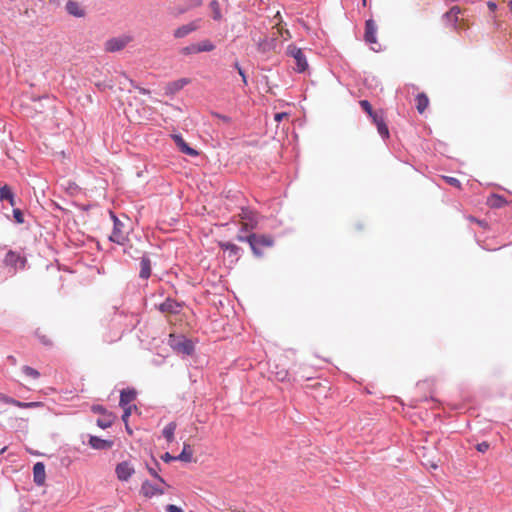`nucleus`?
I'll return each instance as SVG.
<instances>
[{
  "mask_svg": "<svg viewBox=\"0 0 512 512\" xmlns=\"http://www.w3.org/2000/svg\"><path fill=\"white\" fill-rule=\"evenodd\" d=\"M168 345L174 352L183 356H191L195 352V345L193 341L184 335L170 334Z\"/></svg>",
  "mask_w": 512,
  "mask_h": 512,
  "instance_id": "f257e3e1",
  "label": "nucleus"
},
{
  "mask_svg": "<svg viewBox=\"0 0 512 512\" xmlns=\"http://www.w3.org/2000/svg\"><path fill=\"white\" fill-rule=\"evenodd\" d=\"M3 264L8 268L9 272L14 275L18 270L25 269L27 259L22 252L8 250L4 256Z\"/></svg>",
  "mask_w": 512,
  "mask_h": 512,
  "instance_id": "f03ea898",
  "label": "nucleus"
},
{
  "mask_svg": "<svg viewBox=\"0 0 512 512\" xmlns=\"http://www.w3.org/2000/svg\"><path fill=\"white\" fill-rule=\"evenodd\" d=\"M274 243L275 241L273 236L269 234L254 233V240H252L250 248L254 256L262 257L263 252L261 251V248H270L274 246Z\"/></svg>",
  "mask_w": 512,
  "mask_h": 512,
  "instance_id": "7ed1b4c3",
  "label": "nucleus"
},
{
  "mask_svg": "<svg viewBox=\"0 0 512 512\" xmlns=\"http://www.w3.org/2000/svg\"><path fill=\"white\" fill-rule=\"evenodd\" d=\"M287 55L292 57L295 60L294 70L297 73H303L307 70V68H308L307 58L301 48L297 47L294 44H290L287 47Z\"/></svg>",
  "mask_w": 512,
  "mask_h": 512,
  "instance_id": "20e7f679",
  "label": "nucleus"
},
{
  "mask_svg": "<svg viewBox=\"0 0 512 512\" xmlns=\"http://www.w3.org/2000/svg\"><path fill=\"white\" fill-rule=\"evenodd\" d=\"M364 40L373 51L379 52L382 50L381 45L377 41V25L373 19L365 21Z\"/></svg>",
  "mask_w": 512,
  "mask_h": 512,
  "instance_id": "39448f33",
  "label": "nucleus"
},
{
  "mask_svg": "<svg viewBox=\"0 0 512 512\" xmlns=\"http://www.w3.org/2000/svg\"><path fill=\"white\" fill-rule=\"evenodd\" d=\"M110 217L113 221V230L109 236V240L118 245H124L127 237L123 233L124 224L119 220L113 211H110Z\"/></svg>",
  "mask_w": 512,
  "mask_h": 512,
  "instance_id": "423d86ee",
  "label": "nucleus"
},
{
  "mask_svg": "<svg viewBox=\"0 0 512 512\" xmlns=\"http://www.w3.org/2000/svg\"><path fill=\"white\" fill-rule=\"evenodd\" d=\"M240 217L245 222L241 226L242 231H249L255 229L258 225V215L255 211L250 208L243 207L240 212Z\"/></svg>",
  "mask_w": 512,
  "mask_h": 512,
  "instance_id": "0eeeda50",
  "label": "nucleus"
},
{
  "mask_svg": "<svg viewBox=\"0 0 512 512\" xmlns=\"http://www.w3.org/2000/svg\"><path fill=\"white\" fill-rule=\"evenodd\" d=\"M201 25V19L193 20L187 24H184L182 26H179L173 31V36L176 39H181L189 34L197 31L200 28Z\"/></svg>",
  "mask_w": 512,
  "mask_h": 512,
  "instance_id": "6e6552de",
  "label": "nucleus"
},
{
  "mask_svg": "<svg viewBox=\"0 0 512 512\" xmlns=\"http://www.w3.org/2000/svg\"><path fill=\"white\" fill-rule=\"evenodd\" d=\"M115 473L120 481H128L135 473L133 465L128 461H122L116 465Z\"/></svg>",
  "mask_w": 512,
  "mask_h": 512,
  "instance_id": "1a4fd4ad",
  "label": "nucleus"
},
{
  "mask_svg": "<svg viewBox=\"0 0 512 512\" xmlns=\"http://www.w3.org/2000/svg\"><path fill=\"white\" fill-rule=\"evenodd\" d=\"M165 493L164 489L160 488L158 485L151 483L149 480H144L142 482L140 488V494L145 498H152L157 495H163Z\"/></svg>",
  "mask_w": 512,
  "mask_h": 512,
  "instance_id": "9d476101",
  "label": "nucleus"
},
{
  "mask_svg": "<svg viewBox=\"0 0 512 512\" xmlns=\"http://www.w3.org/2000/svg\"><path fill=\"white\" fill-rule=\"evenodd\" d=\"M371 119H372L373 123L376 125L377 131H378L379 135L381 136V138L383 140L388 139L390 136L389 129H388L385 119L383 117L382 111H378L376 114H374V116L371 117Z\"/></svg>",
  "mask_w": 512,
  "mask_h": 512,
  "instance_id": "9b49d317",
  "label": "nucleus"
},
{
  "mask_svg": "<svg viewBox=\"0 0 512 512\" xmlns=\"http://www.w3.org/2000/svg\"><path fill=\"white\" fill-rule=\"evenodd\" d=\"M171 137L178 149L183 154L189 155L191 157H196L199 155V152L196 149L190 147L180 134H172Z\"/></svg>",
  "mask_w": 512,
  "mask_h": 512,
  "instance_id": "f8f14e48",
  "label": "nucleus"
},
{
  "mask_svg": "<svg viewBox=\"0 0 512 512\" xmlns=\"http://www.w3.org/2000/svg\"><path fill=\"white\" fill-rule=\"evenodd\" d=\"M182 304L177 302L175 299L168 297L163 303L158 306V309L162 313L178 314L180 313Z\"/></svg>",
  "mask_w": 512,
  "mask_h": 512,
  "instance_id": "ddd939ff",
  "label": "nucleus"
},
{
  "mask_svg": "<svg viewBox=\"0 0 512 512\" xmlns=\"http://www.w3.org/2000/svg\"><path fill=\"white\" fill-rule=\"evenodd\" d=\"M277 46L276 37H265L257 41L258 51L261 53H268L273 51Z\"/></svg>",
  "mask_w": 512,
  "mask_h": 512,
  "instance_id": "4468645a",
  "label": "nucleus"
},
{
  "mask_svg": "<svg viewBox=\"0 0 512 512\" xmlns=\"http://www.w3.org/2000/svg\"><path fill=\"white\" fill-rule=\"evenodd\" d=\"M189 82L190 80L188 78H180L172 81L166 85L165 92L167 95H173L183 89Z\"/></svg>",
  "mask_w": 512,
  "mask_h": 512,
  "instance_id": "2eb2a0df",
  "label": "nucleus"
},
{
  "mask_svg": "<svg viewBox=\"0 0 512 512\" xmlns=\"http://www.w3.org/2000/svg\"><path fill=\"white\" fill-rule=\"evenodd\" d=\"M89 445L96 450H107L113 446V441L98 436H90Z\"/></svg>",
  "mask_w": 512,
  "mask_h": 512,
  "instance_id": "dca6fc26",
  "label": "nucleus"
},
{
  "mask_svg": "<svg viewBox=\"0 0 512 512\" xmlns=\"http://www.w3.org/2000/svg\"><path fill=\"white\" fill-rule=\"evenodd\" d=\"M151 271V260L147 254H144L140 259L139 277L147 280L151 276Z\"/></svg>",
  "mask_w": 512,
  "mask_h": 512,
  "instance_id": "f3484780",
  "label": "nucleus"
},
{
  "mask_svg": "<svg viewBox=\"0 0 512 512\" xmlns=\"http://www.w3.org/2000/svg\"><path fill=\"white\" fill-rule=\"evenodd\" d=\"M65 9L69 15H72L74 17L81 18L85 16L84 9L80 6V4L77 1H67Z\"/></svg>",
  "mask_w": 512,
  "mask_h": 512,
  "instance_id": "a211bd4d",
  "label": "nucleus"
},
{
  "mask_svg": "<svg viewBox=\"0 0 512 512\" xmlns=\"http://www.w3.org/2000/svg\"><path fill=\"white\" fill-rule=\"evenodd\" d=\"M219 247L225 252H228L229 257H234L236 260L241 256L242 249L231 242H219Z\"/></svg>",
  "mask_w": 512,
  "mask_h": 512,
  "instance_id": "6ab92c4d",
  "label": "nucleus"
},
{
  "mask_svg": "<svg viewBox=\"0 0 512 512\" xmlns=\"http://www.w3.org/2000/svg\"><path fill=\"white\" fill-rule=\"evenodd\" d=\"M45 465L42 462H37L33 466V478L37 485H43L45 482Z\"/></svg>",
  "mask_w": 512,
  "mask_h": 512,
  "instance_id": "aec40b11",
  "label": "nucleus"
},
{
  "mask_svg": "<svg viewBox=\"0 0 512 512\" xmlns=\"http://www.w3.org/2000/svg\"><path fill=\"white\" fill-rule=\"evenodd\" d=\"M136 391L134 389H124L120 393V401L119 405L122 408H125V406H130L129 404L136 398Z\"/></svg>",
  "mask_w": 512,
  "mask_h": 512,
  "instance_id": "412c9836",
  "label": "nucleus"
},
{
  "mask_svg": "<svg viewBox=\"0 0 512 512\" xmlns=\"http://www.w3.org/2000/svg\"><path fill=\"white\" fill-rule=\"evenodd\" d=\"M126 41L121 38L109 39L105 44V49L108 52H117L126 46Z\"/></svg>",
  "mask_w": 512,
  "mask_h": 512,
  "instance_id": "4be33fe9",
  "label": "nucleus"
},
{
  "mask_svg": "<svg viewBox=\"0 0 512 512\" xmlns=\"http://www.w3.org/2000/svg\"><path fill=\"white\" fill-rule=\"evenodd\" d=\"M146 467H147V470L149 472V474L155 478L158 482H160L161 484L163 485H166L168 486V484L166 483V481L163 479V477H161L158 473V471L160 470V464L157 460H155L153 458V465H149L148 463L146 464Z\"/></svg>",
  "mask_w": 512,
  "mask_h": 512,
  "instance_id": "5701e85b",
  "label": "nucleus"
},
{
  "mask_svg": "<svg viewBox=\"0 0 512 512\" xmlns=\"http://www.w3.org/2000/svg\"><path fill=\"white\" fill-rule=\"evenodd\" d=\"M506 200L503 196L501 195H498V194H491L488 198H487V204L491 207V208H501L503 207L505 204H506Z\"/></svg>",
  "mask_w": 512,
  "mask_h": 512,
  "instance_id": "b1692460",
  "label": "nucleus"
},
{
  "mask_svg": "<svg viewBox=\"0 0 512 512\" xmlns=\"http://www.w3.org/2000/svg\"><path fill=\"white\" fill-rule=\"evenodd\" d=\"M176 423L169 422L162 430V435L166 439L167 442L171 443L174 440V433L176 430Z\"/></svg>",
  "mask_w": 512,
  "mask_h": 512,
  "instance_id": "393cba45",
  "label": "nucleus"
},
{
  "mask_svg": "<svg viewBox=\"0 0 512 512\" xmlns=\"http://www.w3.org/2000/svg\"><path fill=\"white\" fill-rule=\"evenodd\" d=\"M429 104V99L424 93H419L416 97V108L422 114Z\"/></svg>",
  "mask_w": 512,
  "mask_h": 512,
  "instance_id": "a878e982",
  "label": "nucleus"
},
{
  "mask_svg": "<svg viewBox=\"0 0 512 512\" xmlns=\"http://www.w3.org/2000/svg\"><path fill=\"white\" fill-rule=\"evenodd\" d=\"M193 457L192 450L190 448V445L184 444V447L179 455L176 456L177 460L183 461V462H191Z\"/></svg>",
  "mask_w": 512,
  "mask_h": 512,
  "instance_id": "bb28decb",
  "label": "nucleus"
},
{
  "mask_svg": "<svg viewBox=\"0 0 512 512\" xmlns=\"http://www.w3.org/2000/svg\"><path fill=\"white\" fill-rule=\"evenodd\" d=\"M209 7L212 10V18L215 21H221L222 20V13L220 10V4L217 0H212L209 3Z\"/></svg>",
  "mask_w": 512,
  "mask_h": 512,
  "instance_id": "cd10ccee",
  "label": "nucleus"
},
{
  "mask_svg": "<svg viewBox=\"0 0 512 512\" xmlns=\"http://www.w3.org/2000/svg\"><path fill=\"white\" fill-rule=\"evenodd\" d=\"M196 44H197L198 53L211 52L215 49L214 43L212 41H210L209 39L202 40Z\"/></svg>",
  "mask_w": 512,
  "mask_h": 512,
  "instance_id": "c85d7f7f",
  "label": "nucleus"
},
{
  "mask_svg": "<svg viewBox=\"0 0 512 512\" xmlns=\"http://www.w3.org/2000/svg\"><path fill=\"white\" fill-rule=\"evenodd\" d=\"M460 13V8L458 6H453L449 11H447L443 17L452 23H456L458 20V14Z\"/></svg>",
  "mask_w": 512,
  "mask_h": 512,
  "instance_id": "c756f323",
  "label": "nucleus"
},
{
  "mask_svg": "<svg viewBox=\"0 0 512 512\" xmlns=\"http://www.w3.org/2000/svg\"><path fill=\"white\" fill-rule=\"evenodd\" d=\"M114 420V416L112 414H107L103 418L97 419L96 423L97 425L102 429L109 428Z\"/></svg>",
  "mask_w": 512,
  "mask_h": 512,
  "instance_id": "7c9ffc66",
  "label": "nucleus"
},
{
  "mask_svg": "<svg viewBox=\"0 0 512 512\" xmlns=\"http://www.w3.org/2000/svg\"><path fill=\"white\" fill-rule=\"evenodd\" d=\"M0 401L5 403V404H10V405H14L16 407H19V408H23V402L19 401V400H16L12 397H9L5 394H2L0 393Z\"/></svg>",
  "mask_w": 512,
  "mask_h": 512,
  "instance_id": "2f4dec72",
  "label": "nucleus"
},
{
  "mask_svg": "<svg viewBox=\"0 0 512 512\" xmlns=\"http://www.w3.org/2000/svg\"><path fill=\"white\" fill-rule=\"evenodd\" d=\"M247 231L239 230V233L236 236V240L239 242H246L251 246L252 240H254V233L245 234Z\"/></svg>",
  "mask_w": 512,
  "mask_h": 512,
  "instance_id": "473e14b6",
  "label": "nucleus"
},
{
  "mask_svg": "<svg viewBox=\"0 0 512 512\" xmlns=\"http://www.w3.org/2000/svg\"><path fill=\"white\" fill-rule=\"evenodd\" d=\"M180 53L185 56L198 54L197 44L192 43L180 49Z\"/></svg>",
  "mask_w": 512,
  "mask_h": 512,
  "instance_id": "72a5a7b5",
  "label": "nucleus"
},
{
  "mask_svg": "<svg viewBox=\"0 0 512 512\" xmlns=\"http://www.w3.org/2000/svg\"><path fill=\"white\" fill-rule=\"evenodd\" d=\"M359 104H360L361 108L368 114V116L370 118L378 112V111H374L372 109V105L370 104V102L368 100H361L359 102Z\"/></svg>",
  "mask_w": 512,
  "mask_h": 512,
  "instance_id": "f704fd0d",
  "label": "nucleus"
},
{
  "mask_svg": "<svg viewBox=\"0 0 512 512\" xmlns=\"http://www.w3.org/2000/svg\"><path fill=\"white\" fill-rule=\"evenodd\" d=\"M22 372L25 375L32 377L33 379H37L40 377V373L36 369L27 365L22 367Z\"/></svg>",
  "mask_w": 512,
  "mask_h": 512,
  "instance_id": "c9c22d12",
  "label": "nucleus"
},
{
  "mask_svg": "<svg viewBox=\"0 0 512 512\" xmlns=\"http://www.w3.org/2000/svg\"><path fill=\"white\" fill-rule=\"evenodd\" d=\"M6 197H11V188L8 185L0 187V201L5 200Z\"/></svg>",
  "mask_w": 512,
  "mask_h": 512,
  "instance_id": "e433bc0d",
  "label": "nucleus"
},
{
  "mask_svg": "<svg viewBox=\"0 0 512 512\" xmlns=\"http://www.w3.org/2000/svg\"><path fill=\"white\" fill-rule=\"evenodd\" d=\"M13 217L18 224L24 223V216L22 211L19 208L13 209Z\"/></svg>",
  "mask_w": 512,
  "mask_h": 512,
  "instance_id": "4c0bfd02",
  "label": "nucleus"
},
{
  "mask_svg": "<svg viewBox=\"0 0 512 512\" xmlns=\"http://www.w3.org/2000/svg\"><path fill=\"white\" fill-rule=\"evenodd\" d=\"M132 408H135L136 409V406L133 405V406H125L124 411H123V414H122V421L124 423H128V419L132 413Z\"/></svg>",
  "mask_w": 512,
  "mask_h": 512,
  "instance_id": "58836bf2",
  "label": "nucleus"
},
{
  "mask_svg": "<svg viewBox=\"0 0 512 512\" xmlns=\"http://www.w3.org/2000/svg\"><path fill=\"white\" fill-rule=\"evenodd\" d=\"M185 6L189 9H193L202 5V0H184Z\"/></svg>",
  "mask_w": 512,
  "mask_h": 512,
  "instance_id": "ea45409f",
  "label": "nucleus"
},
{
  "mask_svg": "<svg viewBox=\"0 0 512 512\" xmlns=\"http://www.w3.org/2000/svg\"><path fill=\"white\" fill-rule=\"evenodd\" d=\"M489 448H490V444L488 442H486V441H483V442L478 443L476 445V449L480 453H485L486 451L489 450Z\"/></svg>",
  "mask_w": 512,
  "mask_h": 512,
  "instance_id": "a19ab883",
  "label": "nucleus"
},
{
  "mask_svg": "<svg viewBox=\"0 0 512 512\" xmlns=\"http://www.w3.org/2000/svg\"><path fill=\"white\" fill-rule=\"evenodd\" d=\"M92 411H93L94 413H98V414H101V415H103V416H105V415L109 414V413L107 412L106 408H105L104 406H102V405H93V406H92Z\"/></svg>",
  "mask_w": 512,
  "mask_h": 512,
  "instance_id": "79ce46f5",
  "label": "nucleus"
},
{
  "mask_svg": "<svg viewBox=\"0 0 512 512\" xmlns=\"http://www.w3.org/2000/svg\"><path fill=\"white\" fill-rule=\"evenodd\" d=\"M446 182L450 184L451 186H454L456 188H460L461 183L460 181L455 177H445Z\"/></svg>",
  "mask_w": 512,
  "mask_h": 512,
  "instance_id": "37998d69",
  "label": "nucleus"
},
{
  "mask_svg": "<svg viewBox=\"0 0 512 512\" xmlns=\"http://www.w3.org/2000/svg\"><path fill=\"white\" fill-rule=\"evenodd\" d=\"M161 459H162L164 462H166V463L171 462V461H176V460H177L176 456L171 455L169 452H165V453L161 456Z\"/></svg>",
  "mask_w": 512,
  "mask_h": 512,
  "instance_id": "c03bdc74",
  "label": "nucleus"
},
{
  "mask_svg": "<svg viewBox=\"0 0 512 512\" xmlns=\"http://www.w3.org/2000/svg\"><path fill=\"white\" fill-rule=\"evenodd\" d=\"M165 511L166 512H184L181 507H178V506L173 505V504L167 505L166 508H165Z\"/></svg>",
  "mask_w": 512,
  "mask_h": 512,
  "instance_id": "a18cd8bd",
  "label": "nucleus"
},
{
  "mask_svg": "<svg viewBox=\"0 0 512 512\" xmlns=\"http://www.w3.org/2000/svg\"><path fill=\"white\" fill-rule=\"evenodd\" d=\"M213 116L218 118L219 120L223 121L224 123H230L231 122V118L229 116L222 115V114H219V113H213Z\"/></svg>",
  "mask_w": 512,
  "mask_h": 512,
  "instance_id": "49530a36",
  "label": "nucleus"
},
{
  "mask_svg": "<svg viewBox=\"0 0 512 512\" xmlns=\"http://www.w3.org/2000/svg\"><path fill=\"white\" fill-rule=\"evenodd\" d=\"M23 408H32V407H38L41 406V402H23Z\"/></svg>",
  "mask_w": 512,
  "mask_h": 512,
  "instance_id": "de8ad7c7",
  "label": "nucleus"
},
{
  "mask_svg": "<svg viewBox=\"0 0 512 512\" xmlns=\"http://www.w3.org/2000/svg\"><path fill=\"white\" fill-rule=\"evenodd\" d=\"M238 74L241 76L243 85L246 86L248 84V81H247V76L245 74V71L242 68H239V73Z\"/></svg>",
  "mask_w": 512,
  "mask_h": 512,
  "instance_id": "09e8293b",
  "label": "nucleus"
},
{
  "mask_svg": "<svg viewBox=\"0 0 512 512\" xmlns=\"http://www.w3.org/2000/svg\"><path fill=\"white\" fill-rule=\"evenodd\" d=\"M135 89H137V90H138V92H139L140 94H142V95H148V94H150V91H149L148 89L143 88V87H140V86H138V85H135Z\"/></svg>",
  "mask_w": 512,
  "mask_h": 512,
  "instance_id": "8fccbe9b",
  "label": "nucleus"
},
{
  "mask_svg": "<svg viewBox=\"0 0 512 512\" xmlns=\"http://www.w3.org/2000/svg\"><path fill=\"white\" fill-rule=\"evenodd\" d=\"M5 200H7L11 206H15L16 205L15 195H14V193L12 191H11V197H6Z\"/></svg>",
  "mask_w": 512,
  "mask_h": 512,
  "instance_id": "3c124183",
  "label": "nucleus"
},
{
  "mask_svg": "<svg viewBox=\"0 0 512 512\" xmlns=\"http://www.w3.org/2000/svg\"><path fill=\"white\" fill-rule=\"evenodd\" d=\"M39 340H40V342H41L42 344H44V345H46V346L51 345V341H50V339H48V337H46V336H40V337H39Z\"/></svg>",
  "mask_w": 512,
  "mask_h": 512,
  "instance_id": "603ef678",
  "label": "nucleus"
},
{
  "mask_svg": "<svg viewBox=\"0 0 512 512\" xmlns=\"http://www.w3.org/2000/svg\"><path fill=\"white\" fill-rule=\"evenodd\" d=\"M286 113H276L274 116L275 121L280 122L284 117H286Z\"/></svg>",
  "mask_w": 512,
  "mask_h": 512,
  "instance_id": "864d4df0",
  "label": "nucleus"
},
{
  "mask_svg": "<svg viewBox=\"0 0 512 512\" xmlns=\"http://www.w3.org/2000/svg\"><path fill=\"white\" fill-rule=\"evenodd\" d=\"M487 6L490 11L494 12L497 9V4L495 2L489 1Z\"/></svg>",
  "mask_w": 512,
  "mask_h": 512,
  "instance_id": "5fc2aeb1",
  "label": "nucleus"
},
{
  "mask_svg": "<svg viewBox=\"0 0 512 512\" xmlns=\"http://www.w3.org/2000/svg\"><path fill=\"white\" fill-rule=\"evenodd\" d=\"M188 10H190L187 6H183V7H180L178 8L177 10V15H181V14H184L186 13Z\"/></svg>",
  "mask_w": 512,
  "mask_h": 512,
  "instance_id": "6e6d98bb",
  "label": "nucleus"
},
{
  "mask_svg": "<svg viewBox=\"0 0 512 512\" xmlns=\"http://www.w3.org/2000/svg\"><path fill=\"white\" fill-rule=\"evenodd\" d=\"M471 220L477 222L482 227H486L487 226V223L485 221H483V220H478V219H475V218H471Z\"/></svg>",
  "mask_w": 512,
  "mask_h": 512,
  "instance_id": "4d7b16f0",
  "label": "nucleus"
},
{
  "mask_svg": "<svg viewBox=\"0 0 512 512\" xmlns=\"http://www.w3.org/2000/svg\"><path fill=\"white\" fill-rule=\"evenodd\" d=\"M279 379L284 380L287 376V372H280L278 373Z\"/></svg>",
  "mask_w": 512,
  "mask_h": 512,
  "instance_id": "13d9d810",
  "label": "nucleus"
},
{
  "mask_svg": "<svg viewBox=\"0 0 512 512\" xmlns=\"http://www.w3.org/2000/svg\"><path fill=\"white\" fill-rule=\"evenodd\" d=\"M233 66H234V68L237 70V72L239 73V68H242V67L240 66L239 62H238V61H235V63H234V65H233Z\"/></svg>",
  "mask_w": 512,
  "mask_h": 512,
  "instance_id": "bf43d9fd",
  "label": "nucleus"
},
{
  "mask_svg": "<svg viewBox=\"0 0 512 512\" xmlns=\"http://www.w3.org/2000/svg\"><path fill=\"white\" fill-rule=\"evenodd\" d=\"M125 427H126V431H127L129 434H132V430H131V428L129 427L128 423H125Z\"/></svg>",
  "mask_w": 512,
  "mask_h": 512,
  "instance_id": "052dcab7",
  "label": "nucleus"
},
{
  "mask_svg": "<svg viewBox=\"0 0 512 512\" xmlns=\"http://www.w3.org/2000/svg\"><path fill=\"white\" fill-rule=\"evenodd\" d=\"M130 84L135 88V85H137L132 79H128Z\"/></svg>",
  "mask_w": 512,
  "mask_h": 512,
  "instance_id": "680f3d73",
  "label": "nucleus"
},
{
  "mask_svg": "<svg viewBox=\"0 0 512 512\" xmlns=\"http://www.w3.org/2000/svg\"><path fill=\"white\" fill-rule=\"evenodd\" d=\"M6 450V447L2 448L1 451H0V454H3Z\"/></svg>",
  "mask_w": 512,
  "mask_h": 512,
  "instance_id": "e2e57ef3",
  "label": "nucleus"
},
{
  "mask_svg": "<svg viewBox=\"0 0 512 512\" xmlns=\"http://www.w3.org/2000/svg\"><path fill=\"white\" fill-rule=\"evenodd\" d=\"M362 2H363V5L365 6L366 5V0H362Z\"/></svg>",
  "mask_w": 512,
  "mask_h": 512,
  "instance_id": "0e129e2a",
  "label": "nucleus"
}]
</instances>
